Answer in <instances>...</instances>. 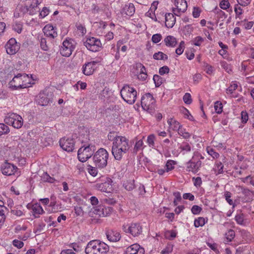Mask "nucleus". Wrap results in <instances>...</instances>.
<instances>
[{
	"label": "nucleus",
	"mask_w": 254,
	"mask_h": 254,
	"mask_svg": "<svg viewBox=\"0 0 254 254\" xmlns=\"http://www.w3.org/2000/svg\"><path fill=\"white\" fill-rule=\"evenodd\" d=\"M206 150L208 154L212 156L213 158H218L219 157V154L216 152L213 148L207 147Z\"/></svg>",
	"instance_id": "nucleus-43"
},
{
	"label": "nucleus",
	"mask_w": 254,
	"mask_h": 254,
	"mask_svg": "<svg viewBox=\"0 0 254 254\" xmlns=\"http://www.w3.org/2000/svg\"><path fill=\"white\" fill-rule=\"evenodd\" d=\"M52 92L40 93L38 99V103L41 106H46L50 102H52L53 98Z\"/></svg>",
	"instance_id": "nucleus-16"
},
{
	"label": "nucleus",
	"mask_w": 254,
	"mask_h": 254,
	"mask_svg": "<svg viewBox=\"0 0 254 254\" xmlns=\"http://www.w3.org/2000/svg\"><path fill=\"white\" fill-rule=\"evenodd\" d=\"M165 45L168 47H174L177 45L176 39L172 36H168L164 39Z\"/></svg>",
	"instance_id": "nucleus-29"
},
{
	"label": "nucleus",
	"mask_w": 254,
	"mask_h": 254,
	"mask_svg": "<svg viewBox=\"0 0 254 254\" xmlns=\"http://www.w3.org/2000/svg\"><path fill=\"white\" fill-rule=\"evenodd\" d=\"M126 254H144V250L138 244H134L128 247L125 251Z\"/></svg>",
	"instance_id": "nucleus-19"
},
{
	"label": "nucleus",
	"mask_w": 254,
	"mask_h": 254,
	"mask_svg": "<svg viewBox=\"0 0 254 254\" xmlns=\"http://www.w3.org/2000/svg\"><path fill=\"white\" fill-rule=\"evenodd\" d=\"M134 12L135 7L132 3L125 5L121 10L122 16L126 18L132 16Z\"/></svg>",
	"instance_id": "nucleus-20"
},
{
	"label": "nucleus",
	"mask_w": 254,
	"mask_h": 254,
	"mask_svg": "<svg viewBox=\"0 0 254 254\" xmlns=\"http://www.w3.org/2000/svg\"><path fill=\"white\" fill-rule=\"evenodd\" d=\"M202 210L201 207L198 205H194L192 206L191 211L193 214H198Z\"/></svg>",
	"instance_id": "nucleus-62"
},
{
	"label": "nucleus",
	"mask_w": 254,
	"mask_h": 254,
	"mask_svg": "<svg viewBox=\"0 0 254 254\" xmlns=\"http://www.w3.org/2000/svg\"><path fill=\"white\" fill-rule=\"evenodd\" d=\"M215 170L217 171V174H220L223 172L224 166L220 161H217L215 163Z\"/></svg>",
	"instance_id": "nucleus-48"
},
{
	"label": "nucleus",
	"mask_w": 254,
	"mask_h": 254,
	"mask_svg": "<svg viewBox=\"0 0 254 254\" xmlns=\"http://www.w3.org/2000/svg\"><path fill=\"white\" fill-rule=\"evenodd\" d=\"M109 250V246L99 240H92L87 245L85 249L86 254H106Z\"/></svg>",
	"instance_id": "nucleus-3"
},
{
	"label": "nucleus",
	"mask_w": 254,
	"mask_h": 254,
	"mask_svg": "<svg viewBox=\"0 0 254 254\" xmlns=\"http://www.w3.org/2000/svg\"><path fill=\"white\" fill-rule=\"evenodd\" d=\"M39 10L38 8H36L33 6H31L29 2L27 1L25 5L23 8L24 13L28 12L30 15H34L36 14Z\"/></svg>",
	"instance_id": "nucleus-27"
},
{
	"label": "nucleus",
	"mask_w": 254,
	"mask_h": 254,
	"mask_svg": "<svg viewBox=\"0 0 254 254\" xmlns=\"http://www.w3.org/2000/svg\"><path fill=\"white\" fill-rule=\"evenodd\" d=\"M155 100L152 95L149 93L143 95L141 100V105L144 110L150 114H153L155 112Z\"/></svg>",
	"instance_id": "nucleus-7"
},
{
	"label": "nucleus",
	"mask_w": 254,
	"mask_h": 254,
	"mask_svg": "<svg viewBox=\"0 0 254 254\" xmlns=\"http://www.w3.org/2000/svg\"><path fill=\"white\" fill-rule=\"evenodd\" d=\"M6 53L10 55L15 54L20 48L18 44L14 38H11L5 46Z\"/></svg>",
	"instance_id": "nucleus-13"
},
{
	"label": "nucleus",
	"mask_w": 254,
	"mask_h": 254,
	"mask_svg": "<svg viewBox=\"0 0 254 254\" xmlns=\"http://www.w3.org/2000/svg\"><path fill=\"white\" fill-rule=\"evenodd\" d=\"M99 61H92L85 64L82 67V72L86 75H90L93 73L96 64Z\"/></svg>",
	"instance_id": "nucleus-18"
},
{
	"label": "nucleus",
	"mask_w": 254,
	"mask_h": 254,
	"mask_svg": "<svg viewBox=\"0 0 254 254\" xmlns=\"http://www.w3.org/2000/svg\"><path fill=\"white\" fill-rule=\"evenodd\" d=\"M184 48H185V42L184 41H182L180 43L179 47L176 49V53L178 55H181L184 52Z\"/></svg>",
	"instance_id": "nucleus-50"
},
{
	"label": "nucleus",
	"mask_w": 254,
	"mask_h": 254,
	"mask_svg": "<svg viewBox=\"0 0 254 254\" xmlns=\"http://www.w3.org/2000/svg\"><path fill=\"white\" fill-rule=\"evenodd\" d=\"M76 46V42L71 38H66L63 42L60 48L61 54L64 57H68L74 51Z\"/></svg>",
	"instance_id": "nucleus-8"
},
{
	"label": "nucleus",
	"mask_w": 254,
	"mask_h": 254,
	"mask_svg": "<svg viewBox=\"0 0 254 254\" xmlns=\"http://www.w3.org/2000/svg\"><path fill=\"white\" fill-rule=\"evenodd\" d=\"M219 5L220 8L223 9H227L230 5L228 0H222Z\"/></svg>",
	"instance_id": "nucleus-54"
},
{
	"label": "nucleus",
	"mask_w": 254,
	"mask_h": 254,
	"mask_svg": "<svg viewBox=\"0 0 254 254\" xmlns=\"http://www.w3.org/2000/svg\"><path fill=\"white\" fill-rule=\"evenodd\" d=\"M235 220L240 225H243L244 222V216L242 214H237L235 216Z\"/></svg>",
	"instance_id": "nucleus-64"
},
{
	"label": "nucleus",
	"mask_w": 254,
	"mask_h": 254,
	"mask_svg": "<svg viewBox=\"0 0 254 254\" xmlns=\"http://www.w3.org/2000/svg\"><path fill=\"white\" fill-rule=\"evenodd\" d=\"M203 67L204 68V70L206 73L209 75H212L214 72L213 67L207 63H204Z\"/></svg>",
	"instance_id": "nucleus-39"
},
{
	"label": "nucleus",
	"mask_w": 254,
	"mask_h": 254,
	"mask_svg": "<svg viewBox=\"0 0 254 254\" xmlns=\"http://www.w3.org/2000/svg\"><path fill=\"white\" fill-rule=\"evenodd\" d=\"M56 28L51 24L46 25L43 28V31L45 35L51 38L57 37L58 33Z\"/></svg>",
	"instance_id": "nucleus-21"
},
{
	"label": "nucleus",
	"mask_w": 254,
	"mask_h": 254,
	"mask_svg": "<svg viewBox=\"0 0 254 254\" xmlns=\"http://www.w3.org/2000/svg\"><path fill=\"white\" fill-rule=\"evenodd\" d=\"M32 212L35 218L39 217L40 215L45 212L42 206L38 203H36L33 205Z\"/></svg>",
	"instance_id": "nucleus-28"
},
{
	"label": "nucleus",
	"mask_w": 254,
	"mask_h": 254,
	"mask_svg": "<svg viewBox=\"0 0 254 254\" xmlns=\"http://www.w3.org/2000/svg\"><path fill=\"white\" fill-rule=\"evenodd\" d=\"M106 236L108 240L112 242H118L121 238L120 232L113 230L107 231L106 232Z\"/></svg>",
	"instance_id": "nucleus-22"
},
{
	"label": "nucleus",
	"mask_w": 254,
	"mask_h": 254,
	"mask_svg": "<svg viewBox=\"0 0 254 254\" xmlns=\"http://www.w3.org/2000/svg\"><path fill=\"white\" fill-rule=\"evenodd\" d=\"M181 112L184 115L185 117L187 118L190 121H193L194 118L193 116L190 114V112L188 109L185 108H182L181 109Z\"/></svg>",
	"instance_id": "nucleus-42"
},
{
	"label": "nucleus",
	"mask_w": 254,
	"mask_h": 254,
	"mask_svg": "<svg viewBox=\"0 0 254 254\" xmlns=\"http://www.w3.org/2000/svg\"><path fill=\"white\" fill-rule=\"evenodd\" d=\"M95 146L90 144H84L78 151L77 157L81 162H86L92 156L95 151Z\"/></svg>",
	"instance_id": "nucleus-6"
},
{
	"label": "nucleus",
	"mask_w": 254,
	"mask_h": 254,
	"mask_svg": "<svg viewBox=\"0 0 254 254\" xmlns=\"http://www.w3.org/2000/svg\"><path fill=\"white\" fill-rule=\"evenodd\" d=\"M238 87V85L236 83H233L227 89V93L228 94H232Z\"/></svg>",
	"instance_id": "nucleus-56"
},
{
	"label": "nucleus",
	"mask_w": 254,
	"mask_h": 254,
	"mask_svg": "<svg viewBox=\"0 0 254 254\" xmlns=\"http://www.w3.org/2000/svg\"><path fill=\"white\" fill-rule=\"evenodd\" d=\"M175 6L176 8H173V11L174 14L177 16L185 12L188 7L187 3L185 0H175Z\"/></svg>",
	"instance_id": "nucleus-15"
},
{
	"label": "nucleus",
	"mask_w": 254,
	"mask_h": 254,
	"mask_svg": "<svg viewBox=\"0 0 254 254\" xmlns=\"http://www.w3.org/2000/svg\"><path fill=\"white\" fill-rule=\"evenodd\" d=\"M124 186L126 190L128 191L132 190L135 188L134 181H127L124 183Z\"/></svg>",
	"instance_id": "nucleus-40"
},
{
	"label": "nucleus",
	"mask_w": 254,
	"mask_h": 254,
	"mask_svg": "<svg viewBox=\"0 0 254 254\" xmlns=\"http://www.w3.org/2000/svg\"><path fill=\"white\" fill-rule=\"evenodd\" d=\"M204 39L201 36H197L191 41V44L196 46H200L204 42Z\"/></svg>",
	"instance_id": "nucleus-36"
},
{
	"label": "nucleus",
	"mask_w": 254,
	"mask_h": 254,
	"mask_svg": "<svg viewBox=\"0 0 254 254\" xmlns=\"http://www.w3.org/2000/svg\"><path fill=\"white\" fill-rule=\"evenodd\" d=\"M173 246L171 245H168L164 249L161 254H169L172 252Z\"/></svg>",
	"instance_id": "nucleus-61"
},
{
	"label": "nucleus",
	"mask_w": 254,
	"mask_h": 254,
	"mask_svg": "<svg viewBox=\"0 0 254 254\" xmlns=\"http://www.w3.org/2000/svg\"><path fill=\"white\" fill-rule=\"evenodd\" d=\"M32 80L26 73H18L9 82V87L12 90L25 88L30 86Z\"/></svg>",
	"instance_id": "nucleus-2"
},
{
	"label": "nucleus",
	"mask_w": 254,
	"mask_h": 254,
	"mask_svg": "<svg viewBox=\"0 0 254 254\" xmlns=\"http://www.w3.org/2000/svg\"><path fill=\"white\" fill-rule=\"evenodd\" d=\"M162 38V35L160 34H154L152 37V41L154 43H157L161 40Z\"/></svg>",
	"instance_id": "nucleus-60"
},
{
	"label": "nucleus",
	"mask_w": 254,
	"mask_h": 254,
	"mask_svg": "<svg viewBox=\"0 0 254 254\" xmlns=\"http://www.w3.org/2000/svg\"><path fill=\"white\" fill-rule=\"evenodd\" d=\"M88 167V172L93 177H95L98 173L97 167H94L91 165H89Z\"/></svg>",
	"instance_id": "nucleus-49"
},
{
	"label": "nucleus",
	"mask_w": 254,
	"mask_h": 254,
	"mask_svg": "<svg viewBox=\"0 0 254 254\" xmlns=\"http://www.w3.org/2000/svg\"><path fill=\"white\" fill-rule=\"evenodd\" d=\"M76 27L77 30L79 31L82 35L86 33V28L82 24L80 23H76Z\"/></svg>",
	"instance_id": "nucleus-51"
},
{
	"label": "nucleus",
	"mask_w": 254,
	"mask_h": 254,
	"mask_svg": "<svg viewBox=\"0 0 254 254\" xmlns=\"http://www.w3.org/2000/svg\"><path fill=\"white\" fill-rule=\"evenodd\" d=\"M9 131L8 126L3 123H0V136L7 134Z\"/></svg>",
	"instance_id": "nucleus-38"
},
{
	"label": "nucleus",
	"mask_w": 254,
	"mask_h": 254,
	"mask_svg": "<svg viewBox=\"0 0 254 254\" xmlns=\"http://www.w3.org/2000/svg\"><path fill=\"white\" fill-rule=\"evenodd\" d=\"M221 66L228 73L232 71L231 66L226 62H222L221 63Z\"/></svg>",
	"instance_id": "nucleus-58"
},
{
	"label": "nucleus",
	"mask_w": 254,
	"mask_h": 254,
	"mask_svg": "<svg viewBox=\"0 0 254 254\" xmlns=\"http://www.w3.org/2000/svg\"><path fill=\"white\" fill-rule=\"evenodd\" d=\"M78 139L81 143H88L89 139V132L87 129H82L79 134Z\"/></svg>",
	"instance_id": "nucleus-25"
},
{
	"label": "nucleus",
	"mask_w": 254,
	"mask_h": 254,
	"mask_svg": "<svg viewBox=\"0 0 254 254\" xmlns=\"http://www.w3.org/2000/svg\"><path fill=\"white\" fill-rule=\"evenodd\" d=\"M207 218L205 219L203 217H198L197 219H195L194 225L195 227H202L207 222Z\"/></svg>",
	"instance_id": "nucleus-30"
},
{
	"label": "nucleus",
	"mask_w": 254,
	"mask_h": 254,
	"mask_svg": "<svg viewBox=\"0 0 254 254\" xmlns=\"http://www.w3.org/2000/svg\"><path fill=\"white\" fill-rule=\"evenodd\" d=\"M17 167L13 164L4 162L1 166V171L4 175L10 176L16 172Z\"/></svg>",
	"instance_id": "nucleus-17"
},
{
	"label": "nucleus",
	"mask_w": 254,
	"mask_h": 254,
	"mask_svg": "<svg viewBox=\"0 0 254 254\" xmlns=\"http://www.w3.org/2000/svg\"><path fill=\"white\" fill-rule=\"evenodd\" d=\"M50 55L46 53H41L38 54L37 58L42 61H48L50 59Z\"/></svg>",
	"instance_id": "nucleus-46"
},
{
	"label": "nucleus",
	"mask_w": 254,
	"mask_h": 254,
	"mask_svg": "<svg viewBox=\"0 0 254 254\" xmlns=\"http://www.w3.org/2000/svg\"><path fill=\"white\" fill-rule=\"evenodd\" d=\"M153 58L156 60H167L168 59V56L163 52H158L153 55Z\"/></svg>",
	"instance_id": "nucleus-31"
},
{
	"label": "nucleus",
	"mask_w": 254,
	"mask_h": 254,
	"mask_svg": "<svg viewBox=\"0 0 254 254\" xmlns=\"http://www.w3.org/2000/svg\"><path fill=\"white\" fill-rule=\"evenodd\" d=\"M183 100L187 104L189 105L191 104L192 102V99L190 94V93H186L183 97Z\"/></svg>",
	"instance_id": "nucleus-55"
},
{
	"label": "nucleus",
	"mask_w": 254,
	"mask_h": 254,
	"mask_svg": "<svg viewBox=\"0 0 254 254\" xmlns=\"http://www.w3.org/2000/svg\"><path fill=\"white\" fill-rule=\"evenodd\" d=\"M124 231L126 233H129L133 237H137L142 231V226L139 223H131L130 226L128 227L124 226Z\"/></svg>",
	"instance_id": "nucleus-12"
},
{
	"label": "nucleus",
	"mask_w": 254,
	"mask_h": 254,
	"mask_svg": "<svg viewBox=\"0 0 254 254\" xmlns=\"http://www.w3.org/2000/svg\"><path fill=\"white\" fill-rule=\"evenodd\" d=\"M241 117L242 123L246 124L249 119V116L248 113L246 111H243L241 113Z\"/></svg>",
	"instance_id": "nucleus-52"
},
{
	"label": "nucleus",
	"mask_w": 254,
	"mask_h": 254,
	"mask_svg": "<svg viewBox=\"0 0 254 254\" xmlns=\"http://www.w3.org/2000/svg\"><path fill=\"white\" fill-rule=\"evenodd\" d=\"M177 131L178 134L185 139H188L190 137V134L186 131V129L182 127V126Z\"/></svg>",
	"instance_id": "nucleus-34"
},
{
	"label": "nucleus",
	"mask_w": 254,
	"mask_h": 254,
	"mask_svg": "<svg viewBox=\"0 0 254 254\" xmlns=\"http://www.w3.org/2000/svg\"><path fill=\"white\" fill-rule=\"evenodd\" d=\"M96 188L103 192H110L111 189V185L109 182H105L103 183H97L95 185Z\"/></svg>",
	"instance_id": "nucleus-26"
},
{
	"label": "nucleus",
	"mask_w": 254,
	"mask_h": 254,
	"mask_svg": "<svg viewBox=\"0 0 254 254\" xmlns=\"http://www.w3.org/2000/svg\"><path fill=\"white\" fill-rule=\"evenodd\" d=\"M176 162L172 160H169L167 161L165 169L167 172H168L174 169V165L176 164Z\"/></svg>",
	"instance_id": "nucleus-35"
},
{
	"label": "nucleus",
	"mask_w": 254,
	"mask_h": 254,
	"mask_svg": "<svg viewBox=\"0 0 254 254\" xmlns=\"http://www.w3.org/2000/svg\"><path fill=\"white\" fill-rule=\"evenodd\" d=\"M42 179L44 182L50 183H54L55 179L49 176L47 173H44L42 176Z\"/></svg>",
	"instance_id": "nucleus-45"
},
{
	"label": "nucleus",
	"mask_w": 254,
	"mask_h": 254,
	"mask_svg": "<svg viewBox=\"0 0 254 254\" xmlns=\"http://www.w3.org/2000/svg\"><path fill=\"white\" fill-rule=\"evenodd\" d=\"M40 44L41 48L45 51L49 50V46L47 44V40L45 38L41 37L40 39Z\"/></svg>",
	"instance_id": "nucleus-41"
},
{
	"label": "nucleus",
	"mask_w": 254,
	"mask_h": 254,
	"mask_svg": "<svg viewBox=\"0 0 254 254\" xmlns=\"http://www.w3.org/2000/svg\"><path fill=\"white\" fill-rule=\"evenodd\" d=\"M201 165V161L199 159L196 160L195 154H194L192 159L187 164V171L196 173L199 170Z\"/></svg>",
	"instance_id": "nucleus-14"
},
{
	"label": "nucleus",
	"mask_w": 254,
	"mask_h": 254,
	"mask_svg": "<svg viewBox=\"0 0 254 254\" xmlns=\"http://www.w3.org/2000/svg\"><path fill=\"white\" fill-rule=\"evenodd\" d=\"M176 22V18L174 14L168 13L165 14V25L168 28H172Z\"/></svg>",
	"instance_id": "nucleus-23"
},
{
	"label": "nucleus",
	"mask_w": 254,
	"mask_h": 254,
	"mask_svg": "<svg viewBox=\"0 0 254 254\" xmlns=\"http://www.w3.org/2000/svg\"><path fill=\"white\" fill-rule=\"evenodd\" d=\"M109 158V153L103 148L99 149L93 156V161L96 167L102 169L107 165Z\"/></svg>",
	"instance_id": "nucleus-4"
},
{
	"label": "nucleus",
	"mask_w": 254,
	"mask_h": 254,
	"mask_svg": "<svg viewBox=\"0 0 254 254\" xmlns=\"http://www.w3.org/2000/svg\"><path fill=\"white\" fill-rule=\"evenodd\" d=\"M143 145V142L142 140H139L137 141L134 147V152H137L139 150H140Z\"/></svg>",
	"instance_id": "nucleus-57"
},
{
	"label": "nucleus",
	"mask_w": 254,
	"mask_h": 254,
	"mask_svg": "<svg viewBox=\"0 0 254 254\" xmlns=\"http://www.w3.org/2000/svg\"><path fill=\"white\" fill-rule=\"evenodd\" d=\"M130 148L128 139L125 136H116L113 142L112 154L116 160H121Z\"/></svg>",
	"instance_id": "nucleus-1"
},
{
	"label": "nucleus",
	"mask_w": 254,
	"mask_h": 254,
	"mask_svg": "<svg viewBox=\"0 0 254 254\" xmlns=\"http://www.w3.org/2000/svg\"><path fill=\"white\" fill-rule=\"evenodd\" d=\"M12 244L14 247L17 248L18 249H20L24 246V243L23 242L16 239H15L12 241Z\"/></svg>",
	"instance_id": "nucleus-63"
},
{
	"label": "nucleus",
	"mask_w": 254,
	"mask_h": 254,
	"mask_svg": "<svg viewBox=\"0 0 254 254\" xmlns=\"http://www.w3.org/2000/svg\"><path fill=\"white\" fill-rule=\"evenodd\" d=\"M61 147L67 152H72L74 148L75 141L73 138L63 137L59 141Z\"/></svg>",
	"instance_id": "nucleus-11"
},
{
	"label": "nucleus",
	"mask_w": 254,
	"mask_h": 254,
	"mask_svg": "<svg viewBox=\"0 0 254 254\" xmlns=\"http://www.w3.org/2000/svg\"><path fill=\"white\" fill-rule=\"evenodd\" d=\"M235 236V231L232 229H230L225 234V237L228 242H231Z\"/></svg>",
	"instance_id": "nucleus-37"
},
{
	"label": "nucleus",
	"mask_w": 254,
	"mask_h": 254,
	"mask_svg": "<svg viewBox=\"0 0 254 254\" xmlns=\"http://www.w3.org/2000/svg\"><path fill=\"white\" fill-rule=\"evenodd\" d=\"M121 95L123 100L129 104L134 103L137 96V91L128 85H125L122 88Z\"/></svg>",
	"instance_id": "nucleus-5"
},
{
	"label": "nucleus",
	"mask_w": 254,
	"mask_h": 254,
	"mask_svg": "<svg viewBox=\"0 0 254 254\" xmlns=\"http://www.w3.org/2000/svg\"><path fill=\"white\" fill-rule=\"evenodd\" d=\"M155 138V136L153 134H150L148 136L147 142L150 147H153L154 146Z\"/></svg>",
	"instance_id": "nucleus-53"
},
{
	"label": "nucleus",
	"mask_w": 254,
	"mask_h": 254,
	"mask_svg": "<svg viewBox=\"0 0 254 254\" xmlns=\"http://www.w3.org/2000/svg\"><path fill=\"white\" fill-rule=\"evenodd\" d=\"M214 109L217 114H220L222 112L223 105L221 102L219 101H216L214 104Z\"/></svg>",
	"instance_id": "nucleus-47"
},
{
	"label": "nucleus",
	"mask_w": 254,
	"mask_h": 254,
	"mask_svg": "<svg viewBox=\"0 0 254 254\" xmlns=\"http://www.w3.org/2000/svg\"><path fill=\"white\" fill-rule=\"evenodd\" d=\"M181 151H184V154L185 152H189L191 150L190 145L187 142H183L180 146Z\"/></svg>",
	"instance_id": "nucleus-32"
},
{
	"label": "nucleus",
	"mask_w": 254,
	"mask_h": 254,
	"mask_svg": "<svg viewBox=\"0 0 254 254\" xmlns=\"http://www.w3.org/2000/svg\"><path fill=\"white\" fill-rule=\"evenodd\" d=\"M242 22L244 23L243 26L244 28L247 29L249 30L251 29V28L254 25V22L253 21H247L246 19H245L243 21H242Z\"/></svg>",
	"instance_id": "nucleus-59"
},
{
	"label": "nucleus",
	"mask_w": 254,
	"mask_h": 254,
	"mask_svg": "<svg viewBox=\"0 0 254 254\" xmlns=\"http://www.w3.org/2000/svg\"><path fill=\"white\" fill-rule=\"evenodd\" d=\"M153 79L156 87H159L162 83L163 78L158 75H154Z\"/></svg>",
	"instance_id": "nucleus-44"
},
{
	"label": "nucleus",
	"mask_w": 254,
	"mask_h": 254,
	"mask_svg": "<svg viewBox=\"0 0 254 254\" xmlns=\"http://www.w3.org/2000/svg\"><path fill=\"white\" fill-rule=\"evenodd\" d=\"M84 45L88 50L95 52L99 51L102 44L99 39L94 37H89L84 42Z\"/></svg>",
	"instance_id": "nucleus-10"
},
{
	"label": "nucleus",
	"mask_w": 254,
	"mask_h": 254,
	"mask_svg": "<svg viewBox=\"0 0 254 254\" xmlns=\"http://www.w3.org/2000/svg\"><path fill=\"white\" fill-rule=\"evenodd\" d=\"M103 205H99L94 208L93 212L99 217H105V214L103 212Z\"/></svg>",
	"instance_id": "nucleus-33"
},
{
	"label": "nucleus",
	"mask_w": 254,
	"mask_h": 254,
	"mask_svg": "<svg viewBox=\"0 0 254 254\" xmlns=\"http://www.w3.org/2000/svg\"><path fill=\"white\" fill-rule=\"evenodd\" d=\"M4 121L6 124L11 125L16 128H20L23 125L22 117L15 113H9L5 117Z\"/></svg>",
	"instance_id": "nucleus-9"
},
{
	"label": "nucleus",
	"mask_w": 254,
	"mask_h": 254,
	"mask_svg": "<svg viewBox=\"0 0 254 254\" xmlns=\"http://www.w3.org/2000/svg\"><path fill=\"white\" fill-rule=\"evenodd\" d=\"M167 123L169 125V129L177 131L181 127V124L173 118H170L167 121Z\"/></svg>",
	"instance_id": "nucleus-24"
}]
</instances>
